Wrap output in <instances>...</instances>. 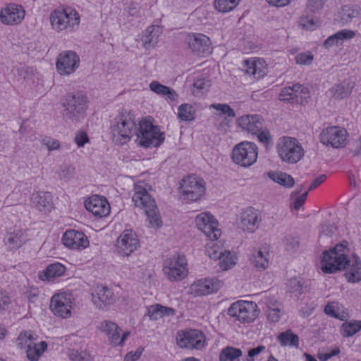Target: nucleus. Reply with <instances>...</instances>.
Wrapping results in <instances>:
<instances>
[{"label":"nucleus","instance_id":"23","mask_svg":"<svg viewBox=\"0 0 361 361\" xmlns=\"http://www.w3.org/2000/svg\"><path fill=\"white\" fill-rule=\"evenodd\" d=\"M338 244L323 252L321 269L325 274L335 273L338 270Z\"/></svg>","mask_w":361,"mask_h":361},{"label":"nucleus","instance_id":"56","mask_svg":"<svg viewBox=\"0 0 361 361\" xmlns=\"http://www.w3.org/2000/svg\"><path fill=\"white\" fill-rule=\"evenodd\" d=\"M324 312L329 317L338 319L337 303L334 302H329L324 307Z\"/></svg>","mask_w":361,"mask_h":361},{"label":"nucleus","instance_id":"2","mask_svg":"<svg viewBox=\"0 0 361 361\" xmlns=\"http://www.w3.org/2000/svg\"><path fill=\"white\" fill-rule=\"evenodd\" d=\"M144 182H138L134 185V194L132 197L135 207L143 209L152 227H159L161 221L154 200L148 193Z\"/></svg>","mask_w":361,"mask_h":361},{"label":"nucleus","instance_id":"35","mask_svg":"<svg viewBox=\"0 0 361 361\" xmlns=\"http://www.w3.org/2000/svg\"><path fill=\"white\" fill-rule=\"evenodd\" d=\"M252 264L258 270L266 269L269 265V252L266 250H257L250 258Z\"/></svg>","mask_w":361,"mask_h":361},{"label":"nucleus","instance_id":"18","mask_svg":"<svg viewBox=\"0 0 361 361\" xmlns=\"http://www.w3.org/2000/svg\"><path fill=\"white\" fill-rule=\"evenodd\" d=\"M139 246L137 235L131 230L123 231L118 238L116 248L122 256H128Z\"/></svg>","mask_w":361,"mask_h":361},{"label":"nucleus","instance_id":"51","mask_svg":"<svg viewBox=\"0 0 361 361\" xmlns=\"http://www.w3.org/2000/svg\"><path fill=\"white\" fill-rule=\"evenodd\" d=\"M18 345L20 348L26 350L34 343L33 337L29 332L20 333L18 337Z\"/></svg>","mask_w":361,"mask_h":361},{"label":"nucleus","instance_id":"40","mask_svg":"<svg viewBox=\"0 0 361 361\" xmlns=\"http://www.w3.org/2000/svg\"><path fill=\"white\" fill-rule=\"evenodd\" d=\"M361 329L360 321H350L343 323L341 326L342 335L344 337L352 336Z\"/></svg>","mask_w":361,"mask_h":361},{"label":"nucleus","instance_id":"45","mask_svg":"<svg viewBox=\"0 0 361 361\" xmlns=\"http://www.w3.org/2000/svg\"><path fill=\"white\" fill-rule=\"evenodd\" d=\"M357 12L354 8L353 5H346L342 7L341 12L340 13L341 20L343 23H348L357 15Z\"/></svg>","mask_w":361,"mask_h":361},{"label":"nucleus","instance_id":"38","mask_svg":"<svg viewBox=\"0 0 361 361\" xmlns=\"http://www.w3.org/2000/svg\"><path fill=\"white\" fill-rule=\"evenodd\" d=\"M278 340L282 346L298 348L299 345V337L290 329L281 333L278 336Z\"/></svg>","mask_w":361,"mask_h":361},{"label":"nucleus","instance_id":"25","mask_svg":"<svg viewBox=\"0 0 361 361\" xmlns=\"http://www.w3.org/2000/svg\"><path fill=\"white\" fill-rule=\"evenodd\" d=\"M223 286V283L215 278L198 280L192 286V290L197 295H206L217 292Z\"/></svg>","mask_w":361,"mask_h":361},{"label":"nucleus","instance_id":"16","mask_svg":"<svg viewBox=\"0 0 361 361\" xmlns=\"http://www.w3.org/2000/svg\"><path fill=\"white\" fill-rule=\"evenodd\" d=\"M80 58L75 51H64L56 58V68L61 75H69L78 68Z\"/></svg>","mask_w":361,"mask_h":361},{"label":"nucleus","instance_id":"22","mask_svg":"<svg viewBox=\"0 0 361 361\" xmlns=\"http://www.w3.org/2000/svg\"><path fill=\"white\" fill-rule=\"evenodd\" d=\"M85 206L87 210L96 216L104 217L110 212V205L108 201L105 197L99 195L89 197L85 200Z\"/></svg>","mask_w":361,"mask_h":361},{"label":"nucleus","instance_id":"20","mask_svg":"<svg viewBox=\"0 0 361 361\" xmlns=\"http://www.w3.org/2000/svg\"><path fill=\"white\" fill-rule=\"evenodd\" d=\"M189 48L197 54L210 53L211 41L205 35L201 33H190L186 37Z\"/></svg>","mask_w":361,"mask_h":361},{"label":"nucleus","instance_id":"47","mask_svg":"<svg viewBox=\"0 0 361 361\" xmlns=\"http://www.w3.org/2000/svg\"><path fill=\"white\" fill-rule=\"evenodd\" d=\"M224 250L220 248L216 243H210L207 246V255L213 259H220L224 254Z\"/></svg>","mask_w":361,"mask_h":361},{"label":"nucleus","instance_id":"59","mask_svg":"<svg viewBox=\"0 0 361 361\" xmlns=\"http://www.w3.org/2000/svg\"><path fill=\"white\" fill-rule=\"evenodd\" d=\"M268 313H267V317L269 320H270L272 322H277L281 317L280 315V310L279 307H272L269 305H268Z\"/></svg>","mask_w":361,"mask_h":361},{"label":"nucleus","instance_id":"3","mask_svg":"<svg viewBox=\"0 0 361 361\" xmlns=\"http://www.w3.org/2000/svg\"><path fill=\"white\" fill-rule=\"evenodd\" d=\"M345 269V277L349 283L361 281V261L346 240L340 243V271Z\"/></svg>","mask_w":361,"mask_h":361},{"label":"nucleus","instance_id":"27","mask_svg":"<svg viewBox=\"0 0 361 361\" xmlns=\"http://www.w3.org/2000/svg\"><path fill=\"white\" fill-rule=\"evenodd\" d=\"M31 203L36 209L45 213L53 209L52 196L49 192L33 193L31 195Z\"/></svg>","mask_w":361,"mask_h":361},{"label":"nucleus","instance_id":"33","mask_svg":"<svg viewBox=\"0 0 361 361\" xmlns=\"http://www.w3.org/2000/svg\"><path fill=\"white\" fill-rule=\"evenodd\" d=\"M149 87L150 90L155 94L162 97H166L171 102L176 101L178 97V94L174 90L170 88L169 87L161 85L158 81H152L150 82Z\"/></svg>","mask_w":361,"mask_h":361},{"label":"nucleus","instance_id":"58","mask_svg":"<svg viewBox=\"0 0 361 361\" xmlns=\"http://www.w3.org/2000/svg\"><path fill=\"white\" fill-rule=\"evenodd\" d=\"M42 144L45 145L49 151L56 150L60 148V143L57 140L46 137L42 140Z\"/></svg>","mask_w":361,"mask_h":361},{"label":"nucleus","instance_id":"43","mask_svg":"<svg viewBox=\"0 0 361 361\" xmlns=\"http://www.w3.org/2000/svg\"><path fill=\"white\" fill-rule=\"evenodd\" d=\"M240 0H215L214 6L220 12H228L238 4Z\"/></svg>","mask_w":361,"mask_h":361},{"label":"nucleus","instance_id":"13","mask_svg":"<svg viewBox=\"0 0 361 361\" xmlns=\"http://www.w3.org/2000/svg\"><path fill=\"white\" fill-rule=\"evenodd\" d=\"M73 305V298L72 294L63 292L52 296L50 309L56 316L66 319L71 315Z\"/></svg>","mask_w":361,"mask_h":361},{"label":"nucleus","instance_id":"4","mask_svg":"<svg viewBox=\"0 0 361 361\" xmlns=\"http://www.w3.org/2000/svg\"><path fill=\"white\" fill-rule=\"evenodd\" d=\"M62 116L66 123H76L85 118L87 109V98L81 92L66 95L63 104Z\"/></svg>","mask_w":361,"mask_h":361},{"label":"nucleus","instance_id":"14","mask_svg":"<svg viewBox=\"0 0 361 361\" xmlns=\"http://www.w3.org/2000/svg\"><path fill=\"white\" fill-rule=\"evenodd\" d=\"M187 262L183 255H173L165 262L163 271L170 280L179 281L187 275Z\"/></svg>","mask_w":361,"mask_h":361},{"label":"nucleus","instance_id":"49","mask_svg":"<svg viewBox=\"0 0 361 361\" xmlns=\"http://www.w3.org/2000/svg\"><path fill=\"white\" fill-rule=\"evenodd\" d=\"M355 82L354 80L348 78L342 81V83L340 85V97L344 98L349 96L354 87Z\"/></svg>","mask_w":361,"mask_h":361},{"label":"nucleus","instance_id":"41","mask_svg":"<svg viewBox=\"0 0 361 361\" xmlns=\"http://www.w3.org/2000/svg\"><path fill=\"white\" fill-rule=\"evenodd\" d=\"M178 116L182 121H192L195 118V111L190 104H183L178 107Z\"/></svg>","mask_w":361,"mask_h":361},{"label":"nucleus","instance_id":"19","mask_svg":"<svg viewBox=\"0 0 361 361\" xmlns=\"http://www.w3.org/2000/svg\"><path fill=\"white\" fill-rule=\"evenodd\" d=\"M26 240V235L21 229L11 227L6 230L3 244L7 251L13 252L20 248Z\"/></svg>","mask_w":361,"mask_h":361},{"label":"nucleus","instance_id":"24","mask_svg":"<svg viewBox=\"0 0 361 361\" xmlns=\"http://www.w3.org/2000/svg\"><path fill=\"white\" fill-rule=\"evenodd\" d=\"M261 219L258 212L253 208H247L240 214L238 227L243 231L255 232L258 228Z\"/></svg>","mask_w":361,"mask_h":361},{"label":"nucleus","instance_id":"61","mask_svg":"<svg viewBox=\"0 0 361 361\" xmlns=\"http://www.w3.org/2000/svg\"><path fill=\"white\" fill-rule=\"evenodd\" d=\"M75 142L79 147H83L89 142V138L85 132H80L75 135Z\"/></svg>","mask_w":361,"mask_h":361},{"label":"nucleus","instance_id":"9","mask_svg":"<svg viewBox=\"0 0 361 361\" xmlns=\"http://www.w3.org/2000/svg\"><path fill=\"white\" fill-rule=\"evenodd\" d=\"M257 154L256 145L253 142L244 141L234 147L232 159L236 164L248 167L256 161Z\"/></svg>","mask_w":361,"mask_h":361},{"label":"nucleus","instance_id":"10","mask_svg":"<svg viewBox=\"0 0 361 361\" xmlns=\"http://www.w3.org/2000/svg\"><path fill=\"white\" fill-rule=\"evenodd\" d=\"M181 194L184 199L190 201L199 200L205 192V183L198 177L189 176L182 180Z\"/></svg>","mask_w":361,"mask_h":361},{"label":"nucleus","instance_id":"53","mask_svg":"<svg viewBox=\"0 0 361 361\" xmlns=\"http://www.w3.org/2000/svg\"><path fill=\"white\" fill-rule=\"evenodd\" d=\"M314 56L311 52H303L297 54L295 57L296 63L308 66L313 61Z\"/></svg>","mask_w":361,"mask_h":361},{"label":"nucleus","instance_id":"7","mask_svg":"<svg viewBox=\"0 0 361 361\" xmlns=\"http://www.w3.org/2000/svg\"><path fill=\"white\" fill-rule=\"evenodd\" d=\"M276 150L283 161L291 164L298 163L305 154L300 142L295 138L288 136L278 140Z\"/></svg>","mask_w":361,"mask_h":361},{"label":"nucleus","instance_id":"50","mask_svg":"<svg viewBox=\"0 0 361 361\" xmlns=\"http://www.w3.org/2000/svg\"><path fill=\"white\" fill-rule=\"evenodd\" d=\"M75 169L71 165H66L59 171V177L61 180L68 182L74 178Z\"/></svg>","mask_w":361,"mask_h":361},{"label":"nucleus","instance_id":"6","mask_svg":"<svg viewBox=\"0 0 361 361\" xmlns=\"http://www.w3.org/2000/svg\"><path fill=\"white\" fill-rule=\"evenodd\" d=\"M49 21L53 30L57 32H71L80 24V16L71 8H58L51 12Z\"/></svg>","mask_w":361,"mask_h":361},{"label":"nucleus","instance_id":"36","mask_svg":"<svg viewBox=\"0 0 361 361\" xmlns=\"http://www.w3.org/2000/svg\"><path fill=\"white\" fill-rule=\"evenodd\" d=\"M268 176L273 181L285 188H292L295 183L294 179L290 175L281 171L269 172Z\"/></svg>","mask_w":361,"mask_h":361},{"label":"nucleus","instance_id":"39","mask_svg":"<svg viewBox=\"0 0 361 361\" xmlns=\"http://www.w3.org/2000/svg\"><path fill=\"white\" fill-rule=\"evenodd\" d=\"M243 353L240 349L233 347H226L224 348L219 355L220 361H235L242 356Z\"/></svg>","mask_w":361,"mask_h":361},{"label":"nucleus","instance_id":"46","mask_svg":"<svg viewBox=\"0 0 361 361\" xmlns=\"http://www.w3.org/2000/svg\"><path fill=\"white\" fill-rule=\"evenodd\" d=\"M219 266L223 270L231 269L235 264L234 257L228 250H224V254L219 259Z\"/></svg>","mask_w":361,"mask_h":361},{"label":"nucleus","instance_id":"26","mask_svg":"<svg viewBox=\"0 0 361 361\" xmlns=\"http://www.w3.org/2000/svg\"><path fill=\"white\" fill-rule=\"evenodd\" d=\"M92 300L99 309H104L114 302V293L106 286L98 285L92 293Z\"/></svg>","mask_w":361,"mask_h":361},{"label":"nucleus","instance_id":"32","mask_svg":"<svg viewBox=\"0 0 361 361\" xmlns=\"http://www.w3.org/2000/svg\"><path fill=\"white\" fill-rule=\"evenodd\" d=\"M175 314L174 309L159 304L152 305L148 307L147 315L151 320H158L165 316Z\"/></svg>","mask_w":361,"mask_h":361},{"label":"nucleus","instance_id":"37","mask_svg":"<svg viewBox=\"0 0 361 361\" xmlns=\"http://www.w3.org/2000/svg\"><path fill=\"white\" fill-rule=\"evenodd\" d=\"M47 343L41 341L39 343H33L26 350L27 357L30 361H38L42 353L47 350Z\"/></svg>","mask_w":361,"mask_h":361},{"label":"nucleus","instance_id":"52","mask_svg":"<svg viewBox=\"0 0 361 361\" xmlns=\"http://www.w3.org/2000/svg\"><path fill=\"white\" fill-rule=\"evenodd\" d=\"M279 99L284 102H295L294 92V85L292 87H286L282 89L279 94Z\"/></svg>","mask_w":361,"mask_h":361},{"label":"nucleus","instance_id":"12","mask_svg":"<svg viewBox=\"0 0 361 361\" xmlns=\"http://www.w3.org/2000/svg\"><path fill=\"white\" fill-rule=\"evenodd\" d=\"M176 343L180 348L201 350L205 344V336L197 329L180 331L176 336Z\"/></svg>","mask_w":361,"mask_h":361},{"label":"nucleus","instance_id":"5","mask_svg":"<svg viewBox=\"0 0 361 361\" xmlns=\"http://www.w3.org/2000/svg\"><path fill=\"white\" fill-rule=\"evenodd\" d=\"M135 142L142 147H159L164 141V133L160 130L150 121L142 119L139 121L135 134Z\"/></svg>","mask_w":361,"mask_h":361},{"label":"nucleus","instance_id":"29","mask_svg":"<svg viewBox=\"0 0 361 361\" xmlns=\"http://www.w3.org/2000/svg\"><path fill=\"white\" fill-rule=\"evenodd\" d=\"M162 33V28L159 25H150L144 32L142 37V45L145 49L154 48L159 42Z\"/></svg>","mask_w":361,"mask_h":361},{"label":"nucleus","instance_id":"34","mask_svg":"<svg viewBox=\"0 0 361 361\" xmlns=\"http://www.w3.org/2000/svg\"><path fill=\"white\" fill-rule=\"evenodd\" d=\"M66 271V267L61 263L49 264L47 269L39 273V277L41 280H50L62 276Z\"/></svg>","mask_w":361,"mask_h":361},{"label":"nucleus","instance_id":"1","mask_svg":"<svg viewBox=\"0 0 361 361\" xmlns=\"http://www.w3.org/2000/svg\"><path fill=\"white\" fill-rule=\"evenodd\" d=\"M137 127L135 115L130 111L121 110L110 127L113 142L119 145L126 144L135 135Z\"/></svg>","mask_w":361,"mask_h":361},{"label":"nucleus","instance_id":"28","mask_svg":"<svg viewBox=\"0 0 361 361\" xmlns=\"http://www.w3.org/2000/svg\"><path fill=\"white\" fill-rule=\"evenodd\" d=\"M244 71L255 78H262L267 73L265 61L261 59H252L244 61Z\"/></svg>","mask_w":361,"mask_h":361},{"label":"nucleus","instance_id":"8","mask_svg":"<svg viewBox=\"0 0 361 361\" xmlns=\"http://www.w3.org/2000/svg\"><path fill=\"white\" fill-rule=\"evenodd\" d=\"M264 120L260 115L252 114L241 116L238 126L244 130L252 135H256L258 140L266 145L272 142L269 131L264 127Z\"/></svg>","mask_w":361,"mask_h":361},{"label":"nucleus","instance_id":"57","mask_svg":"<svg viewBox=\"0 0 361 361\" xmlns=\"http://www.w3.org/2000/svg\"><path fill=\"white\" fill-rule=\"evenodd\" d=\"M336 231V226L331 224L330 223L325 222L320 226V235L323 234L327 236H331Z\"/></svg>","mask_w":361,"mask_h":361},{"label":"nucleus","instance_id":"63","mask_svg":"<svg viewBox=\"0 0 361 361\" xmlns=\"http://www.w3.org/2000/svg\"><path fill=\"white\" fill-rule=\"evenodd\" d=\"M10 298L8 295L4 292L0 293V312L6 310L9 304H10Z\"/></svg>","mask_w":361,"mask_h":361},{"label":"nucleus","instance_id":"48","mask_svg":"<svg viewBox=\"0 0 361 361\" xmlns=\"http://www.w3.org/2000/svg\"><path fill=\"white\" fill-rule=\"evenodd\" d=\"M302 282L298 278L290 279L287 283V288L289 292L299 296L302 293Z\"/></svg>","mask_w":361,"mask_h":361},{"label":"nucleus","instance_id":"30","mask_svg":"<svg viewBox=\"0 0 361 361\" xmlns=\"http://www.w3.org/2000/svg\"><path fill=\"white\" fill-rule=\"evenodd\" d=\"M319 139L326 146L338 148V127L331 126L324 129L319 135Z\"/></svg>","mask_w":361,"mask_h":361},{"label":"nucleus","instance_id":"42","mask_svg":"<svg viewBox=\"0 0 361 361\" xmlns=\"http://www.w3.org/2000/svg\"><path fill=\"white\" fill-rule=\"evenodd\" d=\"M294 92L295 97V102L302 104L304 102H307L310 98V90L307 87L300 84H294Z\"/></svg>","mask_w":361,"mask_h":361},{"label":"nucleus","instance_id":"62","mask_svg":"<svg viewBox=\"0 0 361 361\" xmlns=\"http://www.w3.org/2000/svg\"><path fill=\"white\" fill-rule=\"evenodd\" d=\"M338 43V32L329 37L324 42V47L326 49H330Z\"/></svg>","mask_w":361,"mask_h":361},{"label":"nucleus","instance_id":"31","mask_svg":"<svg viewBox=\"0 0 361 361\" xmlns=\"http://www.w3.org/2000/svg\"><path fill=\"white\" fill-rule=\"evenodd\" d=\"M99 329L107 336L111 344L114 345L118 343L121 329L116 323L108 320L103 321L101 322Z\"/></svg>","mask_w":361,"mask_h":361},{"label":"nucleus","instance_id":"44","mask_svg":"<svg viewBox=\"0 0 361 361\" xmlns=\"http://www.w3.org/2000/svg\"><path fill=\"white\" fill-rule=\"evenodd\" d=\"M209 108L214 109H216V110L220 111L219 115V116L225 115L226 118H233L235 117V113L234 110L227 104H220V103L212 104L209 106Z\"/></svg>","mask_w":361,"mask_h":361},{"label":"nucleus","instance_id":"11","mask_svg":"<svg viewBox=\"0 0 361 361\" xmlns=\"http://www.w3.org/2000/svg\"><path fill=\"white\" fill-rule=\"evenodd\" d=\"M257 304L253 302L238 301L228 310V314L243 322H251L258 316Z\"/></svg>","mask_w":361,"mask_h":361},{"label":"nucleus","instance_id":"55","mask_svg":"<svg viewBox=\"0 0 361 361\" xmlns=\"http://www.w3.org/2000/svg\"><path fill=\"white\" fill-rule=\"evenodd\" d=\"M211 86V81L204 78H197L193 83L194 88L200 91H207Z\"/></svg>","mask_w":361,"mask_h":361},{"label":"nucleus","instance_id":"64","mask_svg":"<svg viewBox=\"0 0 361 361\" xmlns=\"http://www.w3.org/2000/svg\"><path fill=\"white\" fill-rule=\"evenodd\" d=\"M307 196V192H304L300 196H299L295 201L294 202L293 208L295 210H298L305 203V200Z\"/></svg>","mask_w":361,"mask_h":361},{"label":"nucleus","instance_id":"17","mask_svg":"<svg viewBox=\"0 0 361 361\" xmlns=\"http://www.w3.org/2000/svg\"><path fill=\"white\" fill-rule=\"evenodd\" d=\"M23 7L16 4H8L0 11V21L6 25L20 24L25 18Z\"/></svg>","mask_w":361,"mask_h":361},{"label":"nucleus","instance_id":"21","mask_svg":"<svg viewBox=\"0 0 361 361\" xmlns=\"http://www.w3.org/2000/svg\"><path fill=\"white\" fill-rule=\"evenodd\" d=\"M62 241L66 247L71 250H82L89 246L87 237L83 233L75 230L66 231Z\"/></svg>","mask_w":361,"mask_h":361},{"label":"nucleus","instance_id":"15","mask_svg":"<svg viewBox=\"0 0 361 361\" xmlns=\"http://www.w3.org/2000/svg\"><path fill=\"white\" fill-rule=\"evenodd\" d=\"M195 224L197 228L211 240H217L221 234V230L218 228V221L209 212L198 214L195 218Z\"/></svg>","mask_w":361,"mask_h":361},{"label":"nucleus","instance_id":"54","mask_svg":"<svg viewBox=\"0 0 361 361\" xmlns=\"http://www.w3.org/2000/svg\"><path fill=\"white\" fill-rule=\"evenodd\" d=\"M68 356L72 361H90V355L85 351L71 350Z\"/></svg>","mask_w":361,"mask_h":361},{"label":"nucleus","instance_id":"60","mask_svg":"<svg viewBox=\"0 0 361 361\" xmlns=\"http://www.w3.org/2000/svg\"><path fill=\"white\" fill-rule=\"evenodd\" d=\"M325 0H308L307 8L312 12L319 11L323 7Z\"/></svg>","mask_w":361,"mask_h":361}]
</instances>
